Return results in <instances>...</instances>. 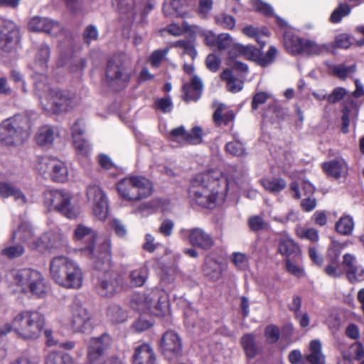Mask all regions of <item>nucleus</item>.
Instances as JSON below:
<instances>
[{
    "mask_svg": "<svg viewBox=\"0 0 364 364\" xmlns=\"http://www.w3.org/2000/svg\"><path fill=\"white\" fill-rule=\"evenodd\" d=\"M228 186L220 171L210 170L196 176L190 193L199 205L212 209L218 200H225Z\"/></svg>",
    "mask_w": 364,
    "mask_h": 364,
    "instance_id": "nucleus-1",
    "label": "nucleus"
},
{
    "mask_svg": "<svg viewBox=\"0 0 364 364\" xmlns=\"http://www.w3.org/2000/svg\"><path fill=\"white\" fill-rule=\"evenodd\" d=\"M32 114H15L0 124V141L7 146H18L26 141L31 134Z\"/></svg>",
    "mask_w": 364,
    "mask_h": 364,
    "instance_id": "nucleus-2",
    "label": "nucleus"
},
{
    "mask_svg": "<svg viewBox=\"0 0 364 364\" xmlns=\"http://www.w3.org/2000/svg\"><path fill=\"white\" fill-rule=\"evenodd\" d=\"M52 279L66 288L79 289L82 283L80 268L73 260L63 256L54 257L50 264Z\"/></svg>",
    "mask_w": 364,
    "mask_h": 364,
    "instance_id": "nucleus-3",
    "label": "nucleus"
},
{
    "mask_svg": "<svg viewBox=\"0 0 364 364\" xmlns=\"http://www.w3.org/2000/svg\"><path fill=\"white\" fill-rule=\"evenodd\" d=\"M35 91L40 98L43 96L49 101L50 109L53 113L68 112L73 107V97L71 94L65 90L51 88L47 83V76L41 74L39 79L34 82Z\"/></svg>",
    "mask_w": 364,
    "mask_h": 364,
    "instance_id": "nucleus-4",
    "label": "nucleus"
},
{
    "mask_svg": "<svg viewBox=\"0 0 364 364\" xmlns=\"http://www.w3.org/2000/svg\"><path fill=\"white\" fill-rule=\"evenodd\" d=\"M75 236L77 240H82L87 237L90 243L84 248L85 254L91 257L92 265L97 269L106 267L109 264L111 258V243L109 240L104 241L96 248L94 246L95 234L93 230L82 225H79L75 230Z\"/></svg>",
    "mask_w": 364,
    "mask_h": 364,
    "instance_id": "nucleus-5",
    "label": "nucleus"
},
{
    "mask_svg": "<svg viewBox=\"0 0 364 364\" xmlns=\"http://www.w3.org/2000/svg\"><path fill=\"white\" fill-rule=\"evenodd\" d=\"M130 60L124 53L113 55L109 59L105 69V80L114 91L125 88L130 80Z\"/></svg>",
    "mask_w": 364,
    "mask_h": 364,
    "instance_id": "nucleus-6",
    "label": "nucleus"
},
{
    "mask_svg": "<svg viewBox=\"0 0 364 364\" xmlns=\"http://www.w3.org/2000/svg\"><path fill=\"white\" fill-rule=\"evenodd\" d=\"M44 325V316L38 311H22L13 318L14 331L25 340L39 337Z\"/></svg>",
    "mask_w": 364,
    "mask_h": 364,
    "instance_id": "nucleus-7",
    "label": "nucleus"
},
{
    "mask_svg": "<svg viewBox=\"0 0 364 364\" xmlns=\"http://www.w3.org/2000/svg\"><path fill=\"white\" fill-rule=\"evenodd\" d=\"M119 196L129 201L140 200L153 193L151 182L144 177L131 176L121 179L117 184Z\"/></svg>",
    "mask_w": 364,
    "mask_h": 364,
    "instance_id": "nucleus-8",
    "label": "nucleus"
},
{
    "mask_svg": "<svg viewBox=\"0 0 364 364\" xmlns=\"http://www.w3.org/2000/svg\"><path fill=\"white\" fill-rule=\"evenodd\" d=\"M15 281L23 292H29L37 297H44L49 289L45 279L38 271L22 269L15 275Z\"/></svg>",
    "mask_w": 364,
    "mask_h": 364,
    "instance_id": "nucleus-9",
    "label": "nucleus"
},
{
    "mask_svg": "<svg viewBox=\"0 0 364 364\" xmlns=\"http://www.w3.org/2000/svg\"><path fill=\"white\" fill-rule=\"evenodd\" d=\"M70 199L68 193L60 190H50L44 193V201L49 208L69 219H74L78 215L79 209L71 203Z\"/></svg>",
    "mask_w": 364,
    "mask_h": 364,
    "instance_id": "nucleus-10",
    "label": "nucleus"
},
{
    "mask_svg": "<svg viewBox=\"0 0 364 364\" xmlns=\"http://www.w3.org/2000/svg\"><path fill=\"white\" fill-rule=\"evenodd\" d=\"M110 259L109 260V263ZM109 267L102 266V269L98 271L103 272L98 276V282L96 284V289L98 294L105 297H109L114 296L115 294L119 292L124 287V279L121 274L114 270H107ZM93 268L96 270L97 269Z\"/></svg>",
    "mask_w": 364,
    "mask_h": 364,
    "instance_id": "nucleus-11",
    "label": "nucleus"
},
{
    "mask_svg": "<svg viewBox=\"0 0 364 364\" xmlns=\"http://www.w3.org/2000/svg\"><path fill=\"white\" fill-rule=\"evenodd\" d=\"M159 348L170 364H182V341L178 333L173 330L166 331L160 339Z\"/></svg>",
    "mask_w": 364,
    "mask_h": 364,
    "instance_id": "nucleus-12",
    "label": "nucleus"
},
{
    "mask_svg": "<svg viewBox=\"0 0 364 364\" xmlns=\"http://www.w3.org/2000/svg\"><path fill=\"white\" fill-rule=\"evenodd\" d=\"M232 51L238 52L242 56H244L247 60L255 62L262 67H267L271 65L278 54V50L274 46H271L265 54H263L259 49L253 46H243L241 44L232 46L230 50L231 56H232Z\"/></svg>",
    "mask_w": 364,
    "mask_h": 364,
    "instance_id": "nucleus-13",
    "label": "nucleus"
},
{
    "mask_svg": "<svg viewBox=\"0 0 364 364\" xmlns=\"http://www.w3.org/2000/svg\"><path fill=\"white\" fill-rule=\"evenodd\" d=\"M21 40L19 26L12 21H4L0 31V50L5 53L16 51Z\"/></svg>",
    "mask_w": 364,
    "mask_h": 364,
    "instance_id": "nucleus-14",
    "label": "nucleus"
},
{
    "mask_svg": "<svg viewBox=\"0 0 364 364\" xmlns=\"http://www.w3.org/2000/svg\"><path fill=\"white\" fill-rule=\"evenodd\" d=\"M66 238L63 235L58 232H48L28 244V247L31 250L45 253L61 249L66 245Z\"/></svg>",
    "mask_w": 364,
    "mask_h": 364,
    "instance_id": "nucleus-15",
    "label": "nucleus"
},
{
    "mask_svg": "<svg viewBox=\"0 0 364 364\" xmlns=\"http://www.w3.org/2000/svg\"><path fill=\"white\" fill-rule=\"evenodd\" d=\"M70 325L75 332L89 333L92 329L91 315L77 299H74L72 306Z\"/></svg>",
    "mask_w": 364,
    "mask_h": 364,
    "instance_id": "nucleus-16",
    "label": "nucleus"
},
{
    "mask_svg": "<svg viewBox=\"0 0 364 364\" xmlns=\"http://www.w3.org/2000/svg\"><path fill=\"white\" fill-rule=\"evenodd\" d=\"M87 197L92 203L93 213L100 220H105L108 216V201L104 191L100 186L92 184L87 186Z\"/></svg>",
    "mask_w": 364,
    "mask_h": 364,
    "instance_id": "nucleus-17",
    "label": "nucleus"
},
{
    "mask_svg": "<svg viewBox=\"0 0 364 364\" xmlns=\"http://www.w3.org/2000/svg\"><path fill=\"white\" fill-rule=\"evenodd\" d=\"M112 343V338L108 334L92 338L87 346V360L88 364H98Z\"/></svg>",
    "mask_w": 364,
    "mask_h": 364,
    "instance_id": "nucleus-18",
    "label": "nucleus"
},
{
    "mask_svg": "<svg viewBox=\"0 0 364 364\" xmlns=\"http://www.w3.org/2000/svg\"><path fill=\"white\" fill-rule=\"evenodd\" d=\"M200 34H202L200 27L183 21V54L189 55L193 60L197 56L195 41Z\"/></svg>",
    "mask_w": 364,
    "mask_h": 364,
    "instance_id": "nucleus-19",
    "label": "nucleus"
},
{
    "mask_svg": "<svg viewBox=\"0 0 364 364\" xmlns=\"http://www.w3.org/2000/svg\"><path fill=\"white\" fill-rule=\"evenodd\" d=\"M28 28L31 31L45 32L55 36L60 31L61 26L58 22L48 18L34 16L29 21Z\"/></svg>",
    "mask_w": 364,
    "mask_h": 364,
    "instance_id": "nucleus-20",
    "label": "nucleus"
},
{
    "mask_svg": "<svg viewBox=\"0 0 364 364\" xmlns=\"http://www.w3.org/2000/svg\"><path fill=\"white\" fill-rule=\"evenodd\" d=\"M160 299L157 292H145L144 294H134L129 299L130 307L141 313H149L150 310L149 303L151 301Z\"/></svg>",
    "mask_w": 364,
    "mask_h": 364,
    "instance_id": "nucleus-21",
    "label": "nucleus"
},
{
    "mask_svg": "<svg viewBox=\"0 0 364 364\" xmlns=\"http://www.w3.org/2000/svg\"><path fill=\"white\" fill-rule=\"evenodd\" d=\"M190 242L204 250H208L214 245L212 236L200 228H193L188 231Z\"/></svg>",
    "mask_w": 364,
    "mask_h": 364,
    "instance_id": "nucleus-22",
    "label": "nucleus"
},
{
    "mask_svg": "<svg viewBox=\"0 0 364 364\" xmlns=\"http://www.w3.org/2000/svg\"><path fill=\"white\" fill-rule=\"evenodd\" d=\"M146 292H157V294L160 296V299H156L149 303L150 310H148L149 314L156 316H164L168 309L167 294L164 291L159 289H151Z\"/></svg>",
    "mask_w": 364,
    "mask_h": 364,
    "instance_id": "nucleus-23",
    "label": "nucleus"
},
{
    "mask_svg": "<svg viewBox=\"0 0 364 364\" xmlns=\"http://www.w3.org/2000/svg\"><path fill=\"white\" fill-rule=\"evenodd\" d=\"M156 356L153 349L148 344L136 347L133 355L134 364H154Z\"/></svg>",
    "mask_w": 364,
    "mask_h": 364,
    "instance_id": "nucleus-24",
    "label": "nucleus"
},
{
    "mask_svg": "<svg viewBox=\"0 0 364 364\" xmlns=\"http://www.w3.org/2000/svg\"><path fill=\"white\" fill-rule=\"evenodd\" d=\"M323 168L330 176L338 178L347 174L348 166L342 159L331 160L323 164Z\"/></svg>",
    "mask_w": 364,
    "mask_h": 364,
    "instance_id": "nucleus-25",
    "label": "nucleus"
},
{
    "mask_svg": "<svg viewBox=\"0 0 364 364\" xmlns=\"http://www.w3.org/2000/svg\"><path fill=\"white\" fill-rule=\"evenodd\" d=\"M203 84L200 78L193 76L190 84L183 86L186 101H197L201 96Z\"/></svg>",
    "mask_w": 364,
    "mask_h": 364,
    "instance_id": "nucleus-26",
    "label": "nucleus"
},
{
    "mask_svg": "<svg viewBox=\"0 0 364 364\" xmlns=\"http://www.w3.org/2000/svg\"><path fill=\"white\" fill-rule=\"evenodd\" d=\"M306 39L291 33H285L284 43L287 51L291 55H303Z\"/></svg>",
    "mask_w": 364,
    "mask_h": 364,
    "instance_id": "nucleus-27",
    "label": "nucleus"
},
{
    "mask_svg": "<svg viewBox=\"0 0 364 364\" xmlns=\"http://www.w3.org/2000/svg\"><path fill=\"white\" fill-rule=\"evenodd\" d=\"M48 166L51 167L50 175L56 182H65L68 179V171L65 164L56 159L46 160Z\"/></svg>",
    "mask_w": 364,
    "mask_h": 364,
    "instance_id": "nucleus-28",
    "label": "nucleus"
},
{
    "mask_svg": "<svg viewBox=\"0 0 364 364\" xmlns=\"http://www.w3.org/2000/svg\"><path fill=\"white\" fill-rule=\"evenodd\" d=\"M0 196L3 198L14 197V200L21 205L27 202V198L23 192L15 186L6 183H0Z\"/></svg>",
    "mask_w": 364,
    "mask_h": 364,
    "instance_id": "nucleus-29",
    "label": "nucleus"
},
{
    "mask_svg": "<svg viewBox=\"0 0 364 364\" xmlns=\"http://www.w3.org/2000/svg\"><path fill=\"white\" fill-rule=\"evenodd\" d=\"M333 50L331 44H318L314 41L306 39L303 55L313 56L330 53Z\"/></svg>",
    "mask_w": 364,
    "mask_h": 364,
    "instance_id": "nucleus-30",
    "label": "nucleus"
},
{
    "mask_svg": "<svg viewBox=\"0 0 364 364\" xmlns=\"http://www.w3.org/2000/svg\"><path fill=\"white\" fill-rule=\"evenodd\" d=\"M56 132L53 127L45 125L41 127L35 136L36 143L41 146H46L53 144Z\"/></svg>",
    "mask_w": 364,
    "mask_h": 364,
    "instance_id": "nucleus-31",
    "label": "nucleus"
},
{
    "mask_svg": "<svg viewBox=\"0 0 364 364\" xmlns=\"http://www.w3.org/2000/svg\"><path fill=\"white\" fill-rule=\"evenodd\" d=\"M279 252L282 255H285L287 258L290 256L299 257L300 250L299 246L293 240L287 236L282 237L279 242Z\"/></svg>",
    "mask_w": 364,
    "mask_h": 364,
    "instance_id": "nucleus-32",
    "label": "nucleus"
},
{
    "mask_svg": "<svg viewBox=\"0 0 364 364\" xmlns=\"http://www.w3.org/2000/svg\"><path fill=\"white\" fill-rule=\"evenodd\" d=\"M260 184L269 193L277 194L287 187L286 181L279 177L264 178L260 180Z\"/></svg>",
    "mask_w": 364,
    "mask_h": 364,
    "instance_id": "nucleus-33",
    "label": "nucleus"
},
{
    "mask_svg": "<svg viewBox=\"0 0 364 364\" xmlns=\"http://www.w3.org/2000/svg\"><path fill=\"white\" fill-rule=\"evenodd\" d=\"M321 343L318 340H313L309 345L310 353L305 360L311 364H324L325 357L321 351Z\"/></svg>",
    "mask_w": 364,
    "mask_h": 364,
    "instance_id": "nucleus-34",
    "label": "nucleus"
},
{
    "mask_svg": "<svg viewBox=\"0 0 364 364\" xmlns=\"http://www.w3.org/2000/svg\"><path fill=\"white\" fill-rule=\"evenodd\" d=\"M203 270L207 277L213 281H216L220 278L223 268L220 262L212 257H208L205 259Z\"/></svg>",
    "mask_w": 364,
    "mask_h": 364,
    "instance_id": "nucleus-35",
    "label": "nucleus"
},
{
    "mask_svg": "<svg viewBox=\"0 0 364 364\" xmlns=\"http://www.w3.org/2000/svg\"><path fill=\"white\" fill-rule=\"evenodd\" d=\"M240 343L247 358H253L257 355L259 348L256 344L254 334L247 333L244 335L241 338Z\"/></svg>",
    "mask_w": 364,
    "mask_h": 364,
    "instance_id": "nucleus-36",
    "label": "nucleus"
},
{
    "mask_svg": "<svg viewBox=\"0 0 364 364\" xmlns=\"http://www.w3.org/2000/svg\"><path fill=\"white\" fill-rule=\"evenodd\" d=\"M33 236L34 232L31 225L28 223H22L19 225L18 230L13 232L11 240L14 242L15 238L18 237L22 242L28 245L31 243L29 241Z\"/></svg>",
    "mask_w": 364,
    "mask_h": 364,
    "instance_id": "nucleus-37",
    "label": "nucleus"
},
{
    "mask_svg": "<svg viewBox=\"0 0 364 364\" xmlns=\"http://www.w3.org/2000/svg\"><path fill=\"white\" fill-rule=\"evenodd\" d=\"M50 57V48L46 43H42L39 46L36 55V65L39 66L41 71L43 72L47 68V63ZM41 75H36V80L39 79Z\"/></svg>",
    "mask_w": 364,
    "mask_h": 364,
    "instance_id": "nucleus-38",
    "label": "nucleus"
},
{
    "mask_svg": "<svg viewBox=\"0 0 364 364\" xmlns=\"http://www.w3.org/2000/svg\"><path fill=\"white\" fill-rule=\"evenodd\" d=\"M226 106L223 104L219 105L213 114V119L217 125H227L235 119V114L232 110L225 112Z\"/></svg>",
    "mask_w": 364,
    "mask_h": 364,
    "instance_id": "nucleus-39",
    "label": "nucleus"
},
{
    "mask_svg": "<svg viewBox=\"0 0 364 364\" xmlns=\"http://www.w3.org/2000/svg\"><path fill=\"white\" fill-rule=\"evenodd\" d=\"M107 314L109 320L115 323H123L128 317L127 311L117 304H112L108 306Z\"/></svg>",
    "mask_w": 364,
    "mask_h": 364,
    "instance_id": "nucleus-40",
    "label": "nucleus"
},
{
    "mask_svg": "<svg viewBox=\"0 0 364 364\" xmlns=\"http://www.w3.org/2000/svg\"><path fill=\"white\" fill-rule=\"evenodd\" d=\"M149 276V268L146 266L132 271L129 274L131 287H141Z\"/></svg>",
    "mask_w": 364,
    "mask_h": 364,
    "instance_id": "nucleus-41",
    "label": "nucleus"
},
{
    "mask_svg": "<svg viewBox=\"0 0 364 364\" xmlns=\"http://www.w3.org/2000/svg\"><path fill=\"white\" fill-rule=\"evenodd\" d=\"M242 33L252 38H254L262 47H264L266 44L265 41H262L263 36H269V31L265 28H259L252 26H247L242 28Z\"/></svg>",
    "mask_w": 364,
    "mask_h": 364,
    "instance_id": "nucleus-42",
    "label": "nucleus"
},
{
    "mask_svg": "<svg viewBox=\"0 0 364 364\" xmlns=\"http://www.w3.org/2000/svg\"><path fill=\"white\" fill-rule=\"evenodd\" d=\"M221 78L226 81L229 91L232 92H237L242 90L243 82L235 77L230 70H225L221 73Z\"/></svg>",
    "mask_w": 364,
    "mask_h": 364,
    "instance_id": "nucleus-43",
    "label": "nucleus"
},
{
    "mask_svg": "<svg viewBox=\"0 0 364 364\" xmlns=\"http://www.w3.org/2000/svg\"><path fill=\"white\" fill-rule=\"evenodd\" d=\"M46 364H74V360L68 353L51 352L46 357Z\"/></svg>",
    "mask_w": 364,
    "mask_h": 364,
    "instance_id": "nucleus-44",
    "label": "nucleus"
},
{
    "mask_svg": "<svg viewBox=\"0 0 364 364\" xmlns=\"http://www.w3.org/2000/svg\"><path fill=\"white\" fill-rule=\"evenodd\" d=\"M182 0H165L163 4V11L166 16H182Z\"/></svg>",
    "mask_w": 364,
    "mask_h": 364,
    "instance_id": "nucleus-45",
    "label": "nucleus"
},
{
    "mask_svg": "<svg viewBox=\"0 0 364 364\" xmlns=\"http://www.w3.org/2000/svg\"><path fill=\"white\" fill-rule=\"evenodd\" d=\"M203 131L200 127H194L189 132L183 130V141L190 144H199L203 141Z\"/></svg>",
    "mask_w": 364,
    "mask_h": 364,
    "instance_id": "nucleus-46",
    "label": "nucleus"
},
{
    "mask_svg": "<svg viewBox=\"0 0 364 364\" xmlns=\"http://www.w3.org/2000/svg\"><path fill=\"white\" fill-rule=\"evenodd\" d=\"M354 228V222L349 215L341 218L336 224V231L343 235L351 234Z\"/></svg>",
    "mask_w": 364,
    "mask_h": 364,
    "instance_id": "nucleus-47",
    "label": "nucleus"
},
{
    "mask_svg": "<svg viewBox=\"0 0 364 364\" xmlns=\"http://www.w3.org/2000/svg\"><path fill=\"white\" fill-rule=\"evenodd\" d=\"M285 267L287 271L296 277L301 278L305 275L303 267L298 262L292 261L290 258H286Z\"/></svg>",
    "mask_w": 364,
    "mask_h": 364,
    "instance_id": "nucleus-48",
    "label": "nucleus"
},
{
    "mask_svg": "<svg viewBox=\"0 0 364 364\" xmlns=\"http://www.w3.org/2000/svg\"><path fill=\"white\" fill-rule=\"evenodd\" d=\"M25 252V248L21 244H17L6 247L1 250V255L9 259H14L22 256Z\"/></svg>",
    "mask_w": 364,
    "mask_h": 364,
    "instance_id": "nucleus-49",
    "label": "nucleus"
},
{
    "mask_svg": "<svg viewBox=\"0 0 364 364\" xmlns=\"http://www.w3.org/2000/svg\"><path fill=\"white\" fill-rule=\"evenodd\" d=\"M296 232L298 237L302 239H307L311 242H316L318 240V231L314 228H305L297 227Z\"/></svg>",
    "mask_w": 364,
    "mask_h": 364,
    "instance_id": "nucleus-50",
    "label": "nucleus"
},
{
    "mask_svg": "<svg viewBox=\"0 0 364 364\" xmlns=\"http://www.w3.org/2000/svg\"><path fill=\"white\" fill-rule=\"evenodd\" d=\"M350 12V6L346 4H341L331 14L330 20L332 23H338L343 17L348 15Z\"/></svg>",
    "mask_w": 364,
    "mask_h": 364,
    "instance_id": "nucleus-51",
    "label": "nucleus"
},
{
    "mask_svg": "<svg viewBox=\"0 0 364 364\" xmlns=\"http://www.w3.org/2000/svg\"><path fill=\"white\" fill-rule=\"evenodd\" d=\"M215 20L218 25L226 29H232L235 26L234 17L226 14H220L215 16Z\"/></svg>",
    "mask_w": 364,
    "mask_h": 364,
    "instance_id": "nucleus-52",
    "label": "nucleus"
},
{
    "mask_svg": "<svg viewBox=\"0 0 364 364\" xmlns=\"http://www.w3.org/2000/svg\"><path fill=\"white\" fill-rule=\"evenodd\" d=\"M355 65L346 66L343 65H337L333 68V73L341 80H346L355 72Z\"/></svg>",
    "mask_w": 364,
    "mask_h": 364,
    "instance_id": "nucleus-53",
    "label": "nucleus"
},
{
    "mask_svg": "<svg viewBox=\"0 0 364 364\" xmlns=\"http://www.w3.org/2000/svg\"><path fill=\"white\" fill-rule=\"evenodd\" d=\"M225 150L229 154L236 156H242L246 154L243 144L238 141H231L226 144Z\"/></svg>",
    "mask_w": 364,
    "mask_h": 364,
    "instance_id": "nucleus-54",
    "label": "nucleus"
},
{
    "mask_svg": "<svg viewBox=\"0 0 364 364\" xmlns=\"http://www.w3.org/2000/svg\"><path fill=\"white\" fill-rule=\"evenodd\" d=\"M264 335L268 342L270 343H274L279 338V328L275 325H269L265 328Z\"/></svg>",
    "mask_w": 364,
    "mask_h": 364,
    "instance_id": "nucleus-55",
    "label": "nucleus"
},
{
    "mask_svg": "<svg viewBox=\"0 0 364 364\" xmlns=\"http://www.w3.org/2000/svg\"><path fill=\"white\" fill-rule=\"evenodd\" d=\"M347 278L351 283L364 280V269L360 267H355L352 270H347Z\"/></svg>",
    "mask_w": 364,
    "mask_h": 364,
    "instance_id": "nucleus-56",
    "label": "nucleus"
},
{
    "mask_svg": "<svg viewBox=\"0 0 364 364\" xmlns=\"http://www.w3.org/2000/svg\"><path fill=\"white\" fill-rule=\"evenodd\" d=\"M348 93V91L341 87H336L332 92L327 96V101L333 104L341 100Z\"/></svg>",
    "mask_w": 364,
    "mask_h": 364,
    "instance_id": "nucleus-57",
    "label": "nucleus"
},
{
    "mask_svg": "<svg viewBox=\"0 0 364 364\" xmlns=\"http://www.w3.org/2000/svg\"><path fill=\"white\" fill-rule=\"evenodd\" d=\"M252 4L254 9L264 15L271 16L273 14V8L260 0H252Z\"/></svg>",
    "mask_w": 364,
    "mask_h": 364,
    "instance_id": "nucleus-58",
    "label": "nucleus"
},
{
    "mask_svg": "<svg viewBox=\"0 0 364 364\" xmlns=\"http://www.w3.org/2000/svg\"><path fill=\"white\" fill-rule=\"evenodd\" d=\"M248 225L250 228L255 232L263 230L267 227V224L263 218L259 215L250 218Z\"/></svg>",
    "mask_w": 364,
    "mask_h": 364,
    "instance_id": "nucleus-59",
    "label": "nucleus"
},
{
    "mask_svg": "<svg viewBox=\"0 0 364 364\" xmlns=\"http://www.w3.org/2000/svg\"><path fill=\"white\" fill-rule=\"evenodd\" d=\"M167 52L168 49L154 50L149 57L151 65L154 68H158Z\"/></svg>",
    "mask_w": 364,
    "mask_h": 364,
    "instance_id": "nucleus-60",
    "label": "nucleus"
},
{
    "mask_svg": "<svg viewBox=\"0 0 364 364\" xmlns=\"http://www.w3.org/2000/svg\"><path fill=\"white\" fill-rule=\"evenodd\" d=\"M73 144L75 149L80 154L86 155L90 149V145L89 142L81 137L73 139Z\"/></svg>",
    "mask_w": 364,
    "mask_h": 364,
    "instance_id": "nucleus-61",
    "label": "nucleus"
},
{
    "mask_svg": "<svg viewBox=\"0 0 364 364\" xmlns=\"http://www.w3.org/2000/svg\"><path fill=\"white\" fill-rule=\"evenodd\" d=\"M220 63V58L214 53L209 54L205 60L207 68L213 72H216L219 69Z\"/></svg>",
    "mask_w": 364,
    "mask_h": 364,
    "instance_id": "nucleus-62",
    "label": "nucleus"
},
{
    "mask_svg": "<svg viewBox=\"0 0 364 364\" xmlns=\"http://www.w3.org/2000/svg\"><path fill=\"white\" fill-rule=\"evenodd\" d=\"M98 37V31L97 28L93 25H89L86 27L83 33L85 42L87 44L92 41L97 40Z\"/></svg>",
    "mask_w": 364,
    "mask_h": 364,
    "instance_id": "nucleus-63",
    "label": "nucleus"
},
{
    "mask_svg": "<svg viewBox=\"0 0 364 364\" xmlns=\"http://www.w3.org/2000/svg\"><path fill=\"white\" fill-rule=\"evenodd\" d=\"M232 262L238 269H242L246 266L248 262L247 256L242 252H234L232 255Z\"/></svg>",
    "mask_w": 364,
    "mask_h": 364,
    "instance_id": "nucleus-64",
    "label": "nucleus"
}]
</instances>
